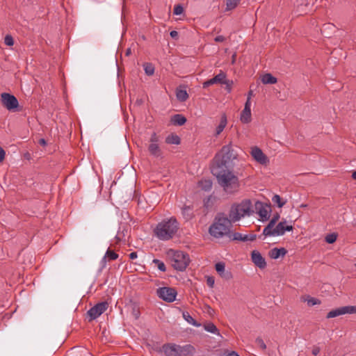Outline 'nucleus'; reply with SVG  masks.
Returning <instances> with one entry per match:
<instances>
[{"label":"nucleus","instance_id":"f257e3e1","mask_svg":"<svg viewBox=\"0 0 356 356\" xmlns=\"http://www.w3.org/2000/svg\"><path fill=\"white\" fill-rule=\"evenodd\" d=\"M179 223L175 217L163 219L154 229L155 236L161 241H169L177 234Z\"/></svg>","mask_w":356,"mask_h":356},{"label":"nucleus","instance_id":"f03ea898","mask_svg":"<svg viewBox=\"0 0 356 356\" xmlns=\"http://www.w3.org/2000/svg\"><path fill=\"white\" fill-rule=\"evenodd\" d=\"M232 224L225 213H218L209 228V233L215 238H227L230 234Z\"/></svg>","mask_w":356,"mask_h":356},{"label":"nucleus","instance_id":"7ed1b4c3","mask_svg":"<svg viewBox=\"0 0 356 356\" xmlns=\"http://www.w3.org/2000/svg\"><path fill=\"white\" fill-rule=\"evenodd\" d=\"M212 173L216 177L219 184L227 194H233L238 191V179L233 174L232 170H212Z\"/></svg>","mask_w":356,"mask_h":356},{"label":"nucleus","instance_id":"20e7f679","mask_svg":"<svg viewBox=\"0 0 356 356\" xmlns=\"http://www.w3.org/2000/svg\"><path fill=\"white\" fill-rule=\"evenodd\" d=\"M216 159V163L213 167L212 170H233V161L236 159V154L234 152L231 145H227L222 147Z\"/></svg>","mask_w":356,"mask_h":356},{"label":"nucleus","instance_id":"39448f33","mask_svg":"<svg viewBox=\"0 0 356 356\" xmlns=\"http://www.w3.org/2000/svg\"><path fill=\"white\" fill-rule=\"evenodd\" d=\"M252 206V202L248 199L243 200L239 203L233 204L227 217L232 223H234L245 217L250 216L254 212Z\"/></svg>","mask_w":356,"mask_h":356},{"label":"nucleus","instance_id":"423d86ee","mask_svg":"<svg viewBox=\"0 0 356 356\" xmlns=\"http://www.w3.org/2000/svg\"><path fill=\"white\" fill-rule=\"evenodd\" d=\"M162 349L166 356H188L194 350L191 345L181 346L175 343L164 344Z\"/></svg>","mask_w":356,"mask_h":356},{"label":"nucleus","instance_id":"0eeeda50","mask_svg":"<svg viewBox=\"0 0 356 356\" xmlns=\"http://www.w3.org/2000/svg\"><path fill=\"white\" fill-rule=\"evenodd\" d=\"M168 255L170 257L172 266L177 270L184 271L189 264L188 255L182 251L170 250Z\"/></svg>","mask_w":356,"mask_h":356},{"label":"nucleus","instance_id":"6e6552de","mask_svg":"<svg viewBox=\"0 0 356 356\" xmlns=\"http://www.w3.org/2000/svg\"><path fill=\"white\" fill-rule=\"evenodd\" d=\"M293 230V226L288 225L286 220L280 222L276 226L269 230V233L264 234L265 237L267 236H282L286 232H290Z\"/></svg>","mask_w":356,"mask_h":356},{"label":"nucleus","instance_id":"1a4fd4ad","mask_svg":"<svg viewBox=\"0 0 356 356\" xmlns=\"http://www.w3.org/2000/svg\"><path fill=\"white\" fill-rule=\"evenodd\" d=\"M2 105L8 111H15L19 106L17 99L10 93L3 92L1 95Z\"/></svg>","mask_w":356,"mask_h":356},{"label":"nucleus","instance_id":"9d476101","mask_svg":"<svg viewBox=\"0 0 356 356\" xmlns=\"http://www.w3.org/2000/svg\"><path fill=\"white\" fill-rule=\"evenodd\" d=\"M157 296L168 302H172L175 300L177 295V291L171 287H160L156 291Z\"/></svg>","mask_w":356,"mask_h":356},{"label":"nucleus","instance_id":"9b49d317","mask_svg":"<svg viewBox=\"0 0 356 356\" xmlns=\"http://www.w3.org/2000/svg\"><path fill=\"white\" fill-rule=\"evenodd\" d=\"M108 305L106 302H101L91 307L87 312L89 321L95 320L100 316L108 309Z\"/></svg>","mask_w":356,"mask_h":356},{"label":"nucleus","instance_id":"f8f14e48","mask_svg":"<svg viewBox=\"0 0 356 356\" xmlns=\"http://www.w3.org/2000/svg\"><path fill=\"white\" fill-rule=\"evenodd\" d=\"M256 209L258 210L257 213L262 221H266L270 218L271 212L270 205L263 204L261 202H257L255 204Z\"/></svg>","mask_w":356,"mask_h":356},{"label":"nucleus","instance_id":"ddd939ff","mask_svg":"<svg viewBox=\"0 0 356 356\" xmlns=\"http://www.w3.org/2000/svg\"><path fill=\"white\" fill-rule=\"evenodd\" d=\"M251 102L250 98L248 97L247 101L245 103L244 108L241 113L240 120L243 124H248L251 122Z\"/></svg>","mask_w":356,"mask_h":356},{"label":"nucleus","instance_id":"4468645a","mask_svg":"<svg viewBox=\"0 0 356 356\" xmlns=\"http://www.w3.org/2000/svg\"><path fill=\"white\" fill-rule=\"evenodd\" d=\"M251 155L255 161L262 165L268 163V157L264 154L261 149L257 147H254L251 149Z\"/></svg>","mask_w":356,"mask_h":356},{"label":"nucleus","instance_id":"2eb2a0df","mask_svg":"<svg viewBox=\"0 0 356 356\" xmlns=\"http://www.w3.org/2000/svg\"><path fill=\"white\" fill-rule=\"evenodd\" d=\"M251 259L254 265L259 268L263 269L266 266L265 259L259 251L253 250L251 253Z\"/></svg>","mask_w":356,"mask_h":356},{"label":"nucleus","instance_id":"dca6fc26","mask_svg":"<svg viewBox=\"0 0 356 356\" xmlns=\"http://www.w3.org/2000/svg\"><path fill=\"white\" fill-rule=\"evenodd\" d=\"M226 78V74L224 72H220L218 74L216 75L213 78L205 81L203 83V88H206L213 84L216 83H221L222 84L223 81Z\"/></svg>","mask_w":356,"mask_h":356},{"label":"nucleus","instance_id":"f3484780","mask_svg":"<svg viewBox=\"0 0 356 356\" xmlns=\"http://www.w3.org/2000/svg\"><path fill=\"white\" fill-rule=\"evenodd\" d=\"M227 116L224 113V114H222L221 115L220 123L217 126V127L216 128V131H215V134H214V136L216 137L218 136V135H220L222 132V131L224 130V129L227 126Z\"/></svg>","mask_w":356,"mask_h":356},{"label":"nucleus","instance_id":"a211bd4d","mask_svg":"<svg viewBox=\"0 0 356 356\" xmlns=\"http://www.w3.org/2000/svg\"><path fill=\"white\" fill-rule=\"evenodd\" d=\"M286 252H287V251L284 248H273L270 251L269 254H270V257L272 259H278L281 256L284 257L286 254Z\"/></svg>","mask_w":356,"mask_h":356},{"label":"nucleus","instance_id":"6ab92c4d","mask_svg":"<svg viewBox=\"0 0 356 356\" xmlns=\"http://www.w3.org/2000/svg\"><path fill=\"white\" fill-rule=\"evenodd\" d=\"M186 122V118L181 114H175L171 118V122L174 125L181 126Z\"/></svg>","mask_w":356,"mask_h":356},{"label":"nucleus","instance_id":"aec40b11","mask_svg":"<svg viewBox=\"0 0 356 356\" xmlns=\"http://www.w3.org/2000/svg\"><path fill=\"white\" fill-rule=\"evenodd\" d=\"M280 218V215L278 213L273 216V217L270 219L267 226L264 229L262 235L265 234L266 233H269V230H271L272 228H273L277 220Z\"/></svg>","mask_w":356,"mask_h":356},{"label":"nucleus","instance_id":"412c9836","mask_svg":"<svg viewBox=\"0 0 356 356\" xmlns=\"http://www.w3.org/2000/svg\"><path fill=\"white\" fill-rule=\"evenodd\" d=\"M149 153L154 156L159 157L161 155V150L158 143H150L148 147Z\"/></svg>","mask_w":356,"mask_h":356},{"label":"nucleus","instance_id":"4be33fe9","mask_svg":"<svg viewBox=\"0 0 356 356\" xmlns=\"http://www.w3.org/2000/svg\"><path fill=\"white\" fill-rule=\"evenodd\" d=\"M181 214L186 220H189L193 217V207L184 206L181 209Z\"/></svg>","mask_w":356,"mask_h":356},{"label":"nucleus","instance_id":"5701e85b","mask_svg":"<svg viewBox=\"0 0 356 356\" xmlns=\"http://www.w3.org/2000/svg\"><path fill=\"white\" fill-rule=\"evenodd\" d=\"M261 80L264 84H275L277 81V78L269 73L264 74Z\"/></svg>","mask_w":356,"mask_h":356},{"label":"nucleus","instance_id":"b1692460","mask_svg":"<svg viewBox=\"0 0 356 356\" xmlns=\"http://www.w3.org/2000/svg\"><path fill=\"white\" fill-rule=\"evenodd\" d=\"M198 186L202 190L209 191L212 188V181L209 179L201 180L199 181Z\"/></svg>","mask_w":356,"mask_h":356},{"label":"nucleus","instance_id":"393cba45","mask_svg":"<svg viewBox=\"0 0 356 356\" xmlns=\"http://www.w3.org/2000/svg\"><path fill=\"white\" fill-rule=\"evenodd\" d=\"M180 142V138L174 134H171L165 138V143L167 144L179 145Z\"/></svg>","mask_w":356,"mask_h":356},{"label":"nucleus","instance_id":"a878e982","mask_svg":"<svg viewBox=\"0 0 356 356\" xmlns=\"http://www.w3.org/2000/svg\"><path fill=\"white\" fill-rule=\"evenodd\" d=\"M343 314H345L344 309H343V307H341L337 308L335 309H332L330 312H329L327 313L326 317L327 318H334V317H337V316H339L343 315Z\"/></svg>","mask_w":356,"mask_h":356},{"label":"nucleus","instance_id":"bb28decb","mask_svg":"<svg viewBox=\"0 0 356 356\" xmlns=\"http://www.w3.org/2000/svg\"><path fill=\"white\" fill-rule=\"evenodd\" d=\"M204 330L210 333L220 335V332L217 327L213 323H209L204 325Z\"/></svg>","mask_w":356,"mask_h":356},{"label":"nucleus","instance_id":"cd10ccee","mask_svg":"<svg viewBox=\"0 0 356 356\" xmlns=\"http://www.w3.org/2000/svg\"><path fill=\"white\" fill-rule=\"evenodd\" d=\"M177 99L180 102H185L188 98V95L186 90L177 89L176 91Z\"/></svg>","mask_w":356,"mask_h":356},{"label":"nucleus","instance_id":"c85d7f7f","mask_svg":"<svg viewBox=\"0 0 356 356\" xmlns=\"http://www.w3.org/2000/svg\"><path fill=\"white\" fill-rule=\"evenodd\" d=\"M143 68H144L145 74L147 76H152L154 74L155 68L152 63H144Z\"/></svg>","mask_w":356,"mask_h":356},{"label":"nucleus","instance_id":"c756f323","mask_svg":"<svg viewBox=\"0 0 356 356\" xmlns=\"http://www.w3.org/2000/svg\"><path fill=\"white\" fill-rule=\"evenodd\" d=\"M243 234L238 232H232V229H230V234L227 236V238L232 241H243Z\"/></svg>","mask_w":356,"mask_h":356},{"label":"nucleus","instance_id":"7c9ffc66","mask_svg":"<svg viewBox=\"0 0 356 356\" xmlns=\"http://www.w3.org/2000/svg\"><path fill=\"white\" fill-rule=\"evenodd\" d=\"M183 317L184 319L191 325H193L195 327H200V324L197 323L194 318L188 313V312H184L183 313Z\"/></svg>","mask_w":356,"mask_h":356},{"label":"nucleus","instance_id":"2f4dec72","mask_svg":"<svg viewBox=\"0 0 356 356\" xmlns=\"http://www.w3.org/2000/svg\"><path fill=\"white\" fill-rule=\"evenodd\" d=\"M272 202L277 204L279 208H282L286 204V201L282 200L279 195H274L272 197Z\"/></svg>","mask_w":356,"mask_h":356},{"label":"nucleus","instance_id":"473e14b6","mask_svg":"<svg viewBox=\"0 0 356 356\" xmlns=\"http://www.w3.org/2000/svg\"><path fill=\"white\" fill-rule=\"evenodd\" d=\"M240 2V0H227L226 2V10H231L234 9L238 3Z\"/></svg>","mask_w":356,"mask_h":356},{"label":"nucleus","instance_id":"72a5a7b5","mask_svg":"<svg viewBox=\"0 0 356 356\" xmlns=\"http://www.w3.org/2000/svg\"><path fill=\"white\" fill-rule=\"evenodd\" d=\"M104 256L109 260H115L118 258V254L115 252L111 250L109 248L106 252Z\"/></svg>","mask_w":356,"mask_h":356},{"label":"nucleus","instance_id":"f704fd0d","mask_svg":"<svg viewBox=\"0 0 356 356\" xmlns=\"http://www.w3.org/2000/svg\"><path fill=\"white\" fill-rule=\"evenodd\" d=\"M305 302H307L308 306L312 307L316 305H319L321 303V301L315 298H309L308 297L305 300Z\"/></svg>","mask_w":356,"mask_h":356},{"label":"nucleus","instance_id":"c9c22d12","mask_svg":"<svg viewBox=\"0 0 356 356\" xmlns=\"http://www.w3.org/2000/svg\"><path fill=\"white\" fill-rule=\"evenodd\" d=\"M153 263L157 266L159 270H160L161 271L165 272L166 270L165 264L163 261H161V260L154 259L153 260Z\"/></svg>","mask_w":356,"mask_h":356},{"label":"nucleus","instance_id":"e433bc0d","mask_svg":"<svg viewBox=\"0 0 356 356\" xmlns=\"http://www.w3.org/2000/svg\"><path fill=\"white\" fill-rule=\"evenodd\" d=\"M216 270L220 275L225 270V265L223 262H218L215 266Z\"/></svg>","mask_w":356,"mask_h":356},{"label":"nucleus","instance_id":"4c0bfd02","mask_svg":"<svg viewBox=\"0 0 356 356\" xmlns=\"http://www.w3.org/2000/svg\"><path fill=\"white\" fill-rule=\"evenodd\" d=\"M337 234H334V233H332V234H327L326 236H325V241L327 243H333L334 242L336 241L337 240Z\"/></svg>","mask_w":356,"mask_h":356},{"label":"nucleus","instance_id":"58836bf2","mask_svg":"<svg viewBox=\"0 0 356 356\" xmlns=\"http://www.w3.org/2000/svg\"><path fill=\"white\" fill-rule=\"evenodd\" d=\"M184 13V8L181 5L177 4L175 5L174 7V11L173 13L175 15H181Z\"/></svg>","mask_w":356,"mask_h":356},{"label":"nucleus","instance_id":"ea45409f","mask_svg":"<svg viewBox=\"0 0 356 356\" xmlns=\"http://www.w3.org/2000/svg\"><path fill=\"white\" fill-rule=\"evenodd\" d=\"M344 314H356V306L343 307Z\"/></svg>","mask_w":356,"mask_h":356},{"label":"nucleus","instance_id":"a19ab883","mask_svg":"<svg viewBox=\"0 0 356 356\" xmlns=\"http://www.w3.org/2000/svg\"><path fill=\"white\" fill-rule=\"evenodd\" d=\"M4 43L7 46H13L14 44V40L10 35H7L4 38Z\"/></svg>","mask_w":356,"mask_h":356},{"label":"nucleus","instance_id":"79ce46f5","mask_svg":"<svg viewBox=\"0 0 356 356\" xmlns=\"http://www.w3.org/2000/svg\"><path fill=\"white\" fill-rule=\"evenodd\" d=\"M255 343L262 350H265L266 348V343L261 338L257 337L255 340Z\"/></svg>","mask_w":356,"mask_h":356},{"label":"nucleus","instance_id":"37998d69","mask_svg":"<svg viewBox=\"0 0 356 356\" xmlns=\"http://www.w3.org/2000/svg\"><path fill=\"white\" fill-rule=\"evenodd\" d=\"M243 241H253L257 238L256 234H245L243 237Z\"/></svg>","mask_w":356,"mask_h":356},{"label":"nucleus","instance_id":"c03bdc74","mask_svg":"<svg viewBox=\"0 0 356 356\" xmlns=\"http://www.w3.org/2000/svg\"><path fill=\"white\" fill-rule=\"evenodd\" d=\"M232 83H233L232 81L226 80V79L223 81L222 84H225L226 85V89H227L228 92H230L231 90H232Z\"/></svg>","mask_w":356,"mask_h":356},{"label":"nucleus","instance_id":"a18cd8bd","mask_svg":"<svg viewBox=\"0 0 356 356\" xmlns=\"http://www.w3.org/2000/svg\"><path fill=\"white\" fill-rule=\"evenodd\" d=\"M220 276L226 280H229L232 277V273L229 271L225 270L220 275Z\"/></svg>","mask_w":356,"mask_h":356},{"label":"nucleus","instance_id":"49530a36","mask_svg":"<svg viewBox=\"0 0 356 356\" xmlns=\"http://www.w3.org/2000/svg\"><path fill=\"white\" fill-rule=\"evenodd\" d=\"M158 141H159V139H158V137H157L156 133H153L150 138V143H158Z\"/></svg>","mask_w":356,"mask_h":356},{"label":"nucleus","instance_id":"de8ad7c7","mask_svg":"<svg viewBox=\"0 0 356 356\" xmlns=\"http://www.w3.org/2000/svg\"><path fill=\"white\" fill-rule=\"evenodd\" d=\"M220 356H239V355L235 351L224 353Z\"/></svg>","mask_w":356,"mask_h":356},{"label":"nucleus","instance_id":"09e8293b","mask_svg":"<svg viewBox=\"0 0 356 356\" xmlns=\"http://www.w3.org/2000/svg\"><path fill=\"white\" fill-rule=\"evenodd\" d=\"M5 156H6L5 150L2 147H0V163L4 160Z\"/></svg>","mask_w":356,"mask_h":356},{"label":"nucleus","instance_id":"8fccbe9b","mask_svg":"<svg viewBox=\"0 0 356 356\" xmlns=\"http://www.w3.org/2000/svg\"><path fill=\"white\" fill-rule=\"evenodd\" d=\"M106 257L105 256H104L102 257V259H101L100 261V266H101V269H103L106 267Z\"/></svg>","mask_w":356,"mask_h":356},{"label":"nucleus","instance_id":"3c124183","mask_svg":"<svg viewBox=\"0 0 356 356\" xmlns=\"http://www.w3.org/2000/svg\"><path fill=\"white\" fill-rule=\"evenodd\" d=\"M207 282L210 287H213L214 285V279L211 277H209L207 278Z\"/></svg>","mask_w":356,"mask_h":356},{"label":"nucleus","instance_id":"603ef678","mask_svg":"<svg viewBox=\"0 0 356 356\" xmlns=\"http://www.w3.org/2000/svg\"><path fill=\"white\" fill-rule=\"evenodd\" d=\"M214 40L217 42H222L225 40V37L222 35H218L215 38Z\"/></svg>","mask_w":356,"mask_h":356},{"label":"nucleus","instance_id":"864d4df0","mask_svg":"<svg viewBox=\"0 0 356 356\" xmlns=\"http://www.w3.org/2000/svg\"><path fill=\"white\" fill-rule=\"evenodd\" d=\"M170 35L171 38L177 39L178 38V32L176 31H172L170 33Z\"/></svg>","mask_w":356,"mask_h":356},{"label":"nucleus","instance_id":"5fc2aeb1","mask_svg":"<svg viewBox=\"0 0 356 356\" xmlns=\"http://www.w3.org/2000/svg\"><path fill=\"white\" fill-rule=\"evenodd\" d=\"M320 353V348L319 347H314L312 350V354L314 355H317Z\"/></svg>","mask_w":356,"mask_h":356},{"label":"nucleus","instance_id":"6e6d98bb","mask_svg":"<svg viewBox=\"0 0 356 356\" xmlns=\"http://www.w3.org/2000/svg\"><path fill=\"white\" fill-rule=\"evenodd\" d=\"M138 257V254L136 252H132L129 254V258L131 259H135Z\"/></svg>","mask_w":356,"mask_h":356},{"label":"nucleus","instance_id":"4d7b16f0","mask_svg":"<svg viewBox=\"0 0 356 356\" xmlns=\"http://www.w3.org/2000/svg\"><path fill=\"white\" fill-rule=\"evenodd\" d=\"M39 144L42 145V146H45L47 145V143H46V140L44 138H40L39 140Z\"/></svg>","mask_w":356,"mask_h":356},{"label":"nucleus","instance_id":"13d9d810","mask_svg":"<svg viewBox=\"0 0 356 356\" xmlns=\"http://www.w3.org/2000/svg\"><path fill=\"white\" fill-rule=\"evenodd\" d=\"M131 54V50L130 48H128L127 50H126V52H125V55L127 56H129L130 54Z\"/></svg>","mask_w":356,"mask_h":356},{"label":"nucleus","instance_id":"bf43d9fd","mask_svg":"<svg viewBox=\"0 0 356 356\" xmlns=\"http://www.w3.org/2000/svg\"><path fill=\"white\" fill-rule=\"evenodd\" d=\"M352 177L353 179H356V171H354L352 174Z\"/></svg>","mask_w":356,"mask_h":356},{"label":"nucleus","instance_id":"052dcab7","mask_svg":"<svg viewBox=\"0 0 356 356\" xmlns=\"http://www.w3.org/2000/svg\"><path fill=\"white\" fill-rule=\"evenodd\" d=\"M115 238H116V239H117L118 241H121V237H120V234H118L116 235Z\"/></svg>","mask_w":356,"mask_h":356},{"label":"nucleus","instance_id":"680f3d73","mask_svg":"<svg viewBox=\"0 0 356 356\" xmlns=\"http://www.w3.org/2000/svg\"><path fill=\"white\" fill-rule=\"evenodd\" d=\"M252 95V92L250 91V92H249L248 97H250V95Z\"/></svg>","mask_w":356,"mask_h":356},{"label":"nucleus","instance_id":"e2e57ef3","mask_svg":"<svg viewBox=\"0 0 356 356\" xmlns=\"http://www.w3.org/2000/svg\"><path fill=\"white\" fill-rule=\"evenodd\" d=\"M307 207V205H306V204H302V205H301V207Z\"/></svg>","mask_w":356,"mask_h":356}]
</instances>
